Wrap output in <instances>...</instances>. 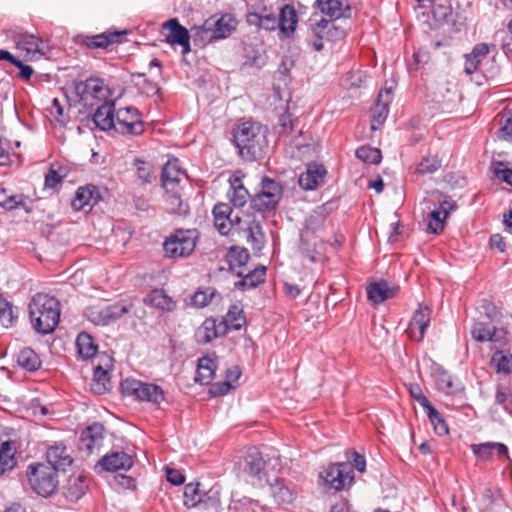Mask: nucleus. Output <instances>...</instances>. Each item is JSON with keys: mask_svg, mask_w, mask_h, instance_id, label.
<instances>
[{"mask_svg": "<svg viewBox=\"0 0 512 512\" xmlns=\"http://www.w3.org/2000/svg\"><path fill=\"white\" fill-rule=\"evenodd\" d=\"M214 226L221 235H228L232 228L243 233L247 243L254 250L260 251L265 242V235L259 221L249 215L242 219L238 214L233 215L229 204L218 203L213 208Z\"/></svg>", "mask_w": 512, "mask_h": 512, "instance_id": "nucleus-1", "label": "nucleus"}, {"mask_svg": "<svg viewBox=\"0 0 512 512\" xmlns=\"http://www.w3.org/2000/svg\"><path fill=\"white\" fill-rule=\"evenodd\" d=\"M268 129L257 122H243L234 131V143L241 158L255 161L262 158L268 148Z\"/></svg>", "mask_w": 512, "mask_h": 512, "instance_id": "nucleus-2", "label": "nucleus"}, {"mask_svg": "<svg viewBox=\"0 0 512 512\" xmlns=\"http://www.w3.org/2000/svg\"><path fill=\"white\" fill-rule=\"evenodd\" d=\"M29 317L33 328L40 334L54 331L60 320V303L52 296L38 293L29 302Z\"/></svg>", "mask_w": 512, "mask_h": 512, "instance_id": "nucleus-3", "label": "nucleus"}, {"mask_svg": "<svg viewBox=\"0 0 512 512\" xmlns=\"http://www.w3.org/2000/svg\"><path fill=\"white\" fill-rule=\"evenodd\" d=\"M237 27V20L230 13L213 15L202 25L191 28L195 45L205 47L213 41L229 37Z\"/></svg>", "mask_w": 512, "mask_h": 512, "instance_id": "nucleus-4", "label": "nucleus"}, {"mask_svg": "<svg viewBox=\"0 0 512 512\" xmlns=\"http://www.w3.org/2000/svg\"><path fill=\"white\" fill-rule=\"evenodd\" d=\"M30 488L39 496L48 498L58 489V471L42 462L30 463L26 468Z\"/></svg>", "mask_w": 512, "mask_h": 512, "instance_id": "nucleus-5", "label": "nucleus"}, {"mask_svg": "<svg viewBox=\"0 0 512 512\" xmlns=\"http://www.w3.org/2000/svg\"><path fill=\"white\" fill-rule=\"evenodd\" d=\"M199 239L197 229H176L164 241L165 256L170 259H181L190 256Z\"/></svg>", "mask_w": 512, "mask_h": 512, "instance_id": "nucleus-6", "label": "nucleus"}, {"mask_svg": "<svg viewBox=\"0 0 512 512\" xmlns=\"http://www.w3.org/2000/svg\"><path fill=\"white\" fill-rule=\"evenodd\" d=\"M121 389L124 395L138 401L149 402L155 406H159L165 400V392L162 387L153 383L127 378L121 382Z\"/></svg>", "mask_w": 512, "mask_h": 512, "instance_id": "nucleus-7", "label": "nucleus"}, {"mask_svg": "<svg viewBox=\"0 0 512 512\" xmlns=\"http://www.w3.org/2000/svg\"><path fill=\"white\" fill-rule=\"evenodd\" d=\"M74 91L79 102L84 106L93 107L108 101L110 89L100 78H88L74 84Z\"/></svg>", "mask_w": 512, "mask_h": 512, "instance_id": "nucleus-8", "label": "nucleus"}, {"mask_svg": "<svg viewBox=\"0 0 512 512\" xmlns=\"http://www.w3.org/2000/svg\"><path fill=\"white\" fill-rule=\"evenodd\" d=\"M325 222V215L322 211H313L309 214L305 221V230L301 233L300 249L303 255L311 262H316L320 254L317 249L321 242L315 237L310 238V233L313 234L320 230Z\"/></svg>", "mask_w": 512, "mask_h": 512, "instance_id": "nucleus-9", "label": "nucleus"}, {"mask_svg": "<svg viewBox=\"0 0 512 512\" xmlns=\"http://www.w3.org/2000/svg\"><path fill=\"white\" fill-rule=\"evenodd\" d=\"M464 71L468 75L479 72L486 78L495 75L497 68L489 56V46L487 44L479 43L470 54L465 55Z\"/></svg>", "mask_w": 512, "mask_h": 512, "instance_id": "nucleus-10", "label": "nucleus"}, {"mask_svg": "<svg viewBox=\"0 0 512 512\" xmlns=\"http://www.w3.org/2000/svg\"><path fill=\"white\" fill-rule=\"evenodd\" d=\"M282 194L283 188L279 182L264 177L261 181L260 191L251 199L252 206L260 212L274 210L278 206Z\"/></svg>", "mask_w": 512, "mask_h": 512, "instance_id": "nucleus-11", "label": "nucleus"}, {"mask_svg": "<svg viewBox=\"0 0 512 512\" xmlns=\"http://www.w3.org/2000/svg\"><path fill=\"white\" fill-rule=\"evenodd\" d=\"M243 472L253 486L261 487L268 482L266 461L256 447H249L244 457Z\"/></svg>", "mask_w": 512, "mask_h": 512, "instance_id": "nucleus-12", "label": "nucleus"}, {"mask_svg": "<svg viewBox=\"0 0 512 512\" xmlns=\"http://www.w3.org/2000/svg\"><path fill=\"white\" fill-rule=\"evenodd\" d=\"M353 476L354 472L351 464L346 462L330 464L319 474L324 487L333 491L342 490L346 483L352 482Z\"/></svg>", "mask_w": 512, "mask_h": 512, "instance_id": "nucleus-13", "label": "nucleus"}, {"mask_svg": "<svg viewBox=\"0 0 512 512\" xmlns=\"http://www.w3.org/2000/svg\"><path fill=\"white\" fill-rule=\"evenodd\" d=\"M144 123L136 107L127 106L115 111V131L123 135H141Z\"/></svg>", "mask_w": 512, "mask_h": 512, "instance_id": "nucleus-14", "label": "nucleus"}, {"mask_svg": "<svg viewBox=\"0 0 512 512\" xmlns=\"http://www.w3.org/2000/svg\"><path fill=\"white\" fill-rule=\"evenodd\" d=\"M432 310L420 304L414 312L406 330L408 336L417 342L423 340L427 327L430 324Z\"/></svg>", "mask_w": 512, "mask_h": 512, "instance_id": "nucleus-15", "label": "nucleus"}, {"mask_svg": "<svg viewBox=\"0 0 512 512\" xmlns=\"http://www.w3.org/2000/svg\"><path fill=\"white\" fill-rule=\"evenodd\" d=\"M105 428L101 423L95 422L86 427L80 437V448L93 454L98 452L104 441Z\"/></svg>", "mask_w": 512, "mask_h": 512, "instance_id": "nucleus-16", "label": "nucleus"}, {"mask_svg": "<svg viewBox=\"0 0 512 512\" xmlns=\"http://www.w3.org/2000/svg\"><path fill=\"white\" fill-rule=\"evenodd\" d=\"M187 177L181 168L178 159L173 158L166 162L162 169L161 182L165 191L180 189V183Z\"/></svg>", "mask_w": 512, "mask_h": 512, "instance_id": "nucleus-17", "label": "nucleus"}, {"mask_svg": "<svg viewBox=\"0 0 512 512\" xmlns=\"http://www.w3.org/2000/svg\"><path fill=\"white\" fill-rule=\"evenodd\" d=\"M309 21L312 33L316 38L334 41L342 38L345 34L343 29L335 25L334 20H328L323 17L318 19L314 16Z\"/></svg>", "mask_w": 512, "mask_h": 512, "instance_id": "nucleus-18", "label": "nucleus"}, {"mask_svg": "<svg viewBox=\"0 0 512 512\" xmlns=\"http://www.w3.org/2000/svg\"><path fill=\"white\" fill-rule=\"evenodd\" d=\"M163 29L169 31V34L166 36L167 43L180 45L184 55L191 51L189 31L176 18L166 21L163 24Z\"/></svg>", "mask_w": 512, "mask_h": 512, "instance_id": "nucleus-19", "label": "nucleus"}, {"mask_svg": "<svg viewBox=\"0 0 512 512\" xmlns=\"http://www.w3.org/2000/svg\"><path fill=\"white\" fill-rule=\"evenodd\" d=\"M392 100V90L382 89L374 106L371 108V129L378 130L385 122L389 113V104Z\"/></svg>", "mask_w": 512, "mask_h": 512, "instance_id": "nucleus-20", "label": "nucleus"}, {"mask_svg": "<svg viewBox=\"0 0 512 512\" xmlns=\"http://www.w3.org/2000/svg\"><path fill=\"white\" fill-rule=\"evenodd\" d=\"M46 459V464L55 468L56 471H66L73 463L71 454L62 442H55L47 448Z\"/></svg>", "mask_w": 512, "mask_h": 512, "instance_id": "nucleus-21", "label": "nucleus"}, {"mask_svg": "<svg viewBox=\"0 0 512 512\" xmlns=\"http://www.w3.org/2000/svg\"><path fill=\"white\" fill-rule=\"evenodd\" d=\"M133 465L132 457L124 451H115L104 455L96 464L95 468L103 471L115 472L118 470H129Z\"/></svg>", "mask_w": 512, "mask_h": 512, "instance_id": "nucleus-22", "label": "nucleus"}, {"mask_svg": "<svg viewBox=\"0 0 512 512\" xmlns=\"http://www.w3.org/2000/svg\"><path fill=\"white\" fill-rule=\"evenodd\" d=\"M326 174L324 165L312 162L307 164L306 171L299 176L298 183L304 190H314L323 182Z\"/></svg>", "mask_w": 512, "mask_h": 512, "instance_id": "nucleus-23", "label": "nucleus"}, {"mask_svg": "<svg viewBox=\"0 0 512 512\" xmlns=\"http://www.w3.org/2000/svg\"><path fill=\"white\" fill-rule=\"evenodd\" d=\"M93 122L102 131L115 130V106L113 101L98 105L93 114Z\"/></svg>", "mask_w": 512, "mask_h": 512, "instance_id": "nucleus-24", "label": "nucleus"}, {"mask_svg": "<svg viewBox=\"0 0 512 512\" xmlns=\"http://www.w3.org/2000/svg\"><path fill=\"white\" fill-rule=\"evenodd\" d=\"M224 333L223 323L217 324L215 319L207 318L196 329L194 338L198 344H207Z\"/></svg>", "mask_w": 512, "mask_h": 512, "instance_id": "nucleus-25", "label": "nucleus"}, {"mask_svg": "<svg viewBox=\"0 0 512 512\" xmlns=\"http://www.w3.org/2000/svg\"><path fill=\"white\" fill-rule=\"evenodd\" d=\"M100 194L96 186L87 185L79 187L75 193V197L71 202V206L75 211H80L86 206H94L98 203Z\"/></svg>", "mask_w": 512, "mask_h": 512, "instance_id": "nucleus-26", "label": "nucleus"}, {"mask_svg": "<svg viewBox=\"0 0 512 512\" xmlns=\"http://www.w3.org/2000/svg\"><path fill=\"white\" fill-rule=\"evenodd\" d=\"M246 21L250 26H255L267 31H273L279 28L278 16L273 12H268L266 8L260 12L248 13Z\"/></svg>", "mask_w": 512, "mask_h": 512, "instance_id": "nucleus-27", "label": "nucleus"}, {"mask_svg": "<svg viewBox=\"0 0 512 512\" xmlns=\"http://www.w3.org/2000/svg\"><path fill=\"white\" fill-rule=\"evenodd\" d=\"M145 305L163 311L171 312L176 308V302L162 289H153L143 299Z\"/></svg>", "mask_w": 512, "mask_h": 512, "instance_id": "nucleus-28", "label": "nucleus"}, {"mask_svg": "<svg viewBox=\"0 0 512 512\" xmlns=\"http://www.w3.org/2000/svg\"><path fill=\"white\" fill-rule=\"evenodd\" d=\"M269 486L271 495L278 504H291L294 501L296 493L285 479L276 478Z\"/></svg>", "mask_w": 512, "mask_h": 512, "instance_id": "nucleus-29", "label": "nucleus"}, {"mask_svg": "<svg viewBox=\"0 0 512 512\" xmlns=\"http://www.w3.org/2000/svg\"><path fill=\"white\" fill-rule=\"evenodd\" d=\"M476 457L482 460H489L494 453L499 457H508V448L505 444L499 442H485L471 446Z\"/></svg>", "mask_w": 512, "mask_h": 512, "instance_id": "nucleus-30", "label": "nucleus"}, {"mask_svg": "<svg viewBox=\"0 0 512 512\" xmlns=\"http://www.w3.org/2000/svg\"><path fill=\"white\" fill-rule=\"evenodd\" d=\"M471 335L477 342H503V338L498 334L497 329L489 323L475 322L471 329Z\"/></svg>", "mask_w": 512, "mask_h": 512, "instance_id": "nucleus-31", "label": "nucleus"}, {"mask_svg": "<svg viewBox=\"0 0 512 512\" xmlns=\"http://www.w3.org/2000/svg\"><path fill=\"white\" fill-rule=\"evenodd\" d=\"M366 290L368 300L375 305L383 303L395 294V290L384 280L369 284Z\"/></svg>", "mask_w": 512, "mask_h": 512, "instance_id": "nucleus-32", "label": "nucleus"}, {"mask_svg": "<svg viewBox=\"0 0 512 512\" xmlns=\"http://www.w3.org/2000/svg\"><path fill=\"white\" fill-rule=\"evenodd\" d=\"M278 21L280 31L287 36L291 35L298 23V15L295 8L289 4L283 5L279 9Z\"/></svg>", "mask_w": 512, "mask_h": 512, "instance_id": "nucleus-33", "label": "nucleus"}, {"mask_svg": "<svg viewBox=\"0 0 512 512\" xmlns=\"http://www.w3.org/2000/svg\"><path fill=\"white\" fill-rule=\"evenodd\" d=\"M17 45L20 49L26 51L27 54H45L48 46L47 44L35 36L34 34L22 33L18 37Z\"/></svg>", "mask_w": 512, "mask_h": 512, "instance_id": "nucleus-34", "label": "nucleus"}, {"mask_svg": "<svg viewBox=\"0 0 512 512\" xmlns=\"http://www.w3.org/2000/svg\"><path fill=\"white\" fill-rule=\"evenodd\" d=\"M199 512H220V488L213 486L202 495V499L195 507Z\"/></svg>", "mask_w": 512, "mask_h": 512, "instance_id": "nucleus-35", "label": "nucleus"}, {"mask_svg": "<svg viewBox=\"0 0 512 512\" xmlns=\"http://www.w3.org/2000/svg\"><path fill=\"white\" fill-rule=\"evenodd\" d=\"M75 345L78 355L83 360L91 359L98 351V346L93 337L87 332H81L78 334Z\"/></svg>", "mask_w": 512, "mask_h": 512, "instance_id": "nucleus-36", "label": "nucleus"}, {"mask_svg": "<svg viewBox=\"0 0 512 512\" xmlns=\"http://www.w3.org/2000/svg\"><path fill=\"white\" fill-rule=\"evenodd\" d=\"M229 182L231 187L228 193L230 202L234 207H243L249 198L248 190L244 187L240 177L233 176Z\"/></svg>", "mask_w": 512, "mask_h": 512, "instance_id": "nucleus-37", "label": "nucleus"}, {"mask_svg": "<svg viewBox=\"0 0 512 512\" xmlns=\"http://www.w3.org/2000/svg\"><path fill=\"white\" fill-rule=\"evenodd\" d=\"M435 383L437 389L447 395L455 394L461 390L460 383L456 381L455 377L443 369L436 371Z\"/></svg>", "mask_w": 512, "mask_h": 512, "instance_id": "nucleus-38", "label": "nucleus"}, {"mask_svg": "<svg viewBox=\"0 0 512 512\" xmlns=\"http://www.w3.org/2000/svg\"><path fill=\"white\" fill-rule=\"evenodd\" d=\"M122 32L106 31L101 34L87 36L84 44L89 48H107L109 45L120 42Z\"/></svg>", "mask_w": 512, "mask_h": 512, "instance_id": "nucleus-39", "label": "nucleus"}, {"mask_svg": "<svg viewBox=\"0 0 512 512\" xmlns=\"http://www.w3.org/2000/svg\"><path fill=\"white\" fill-rule=\"evenodd\" d=\"M217 363L214 359L204 356L198 360L196 381L209 384L215 376Z\"/></svg>", "mask_w": 512, "mask_h": 512, "instance_id": "nucleus-40", "label": "nucleus"}, {"mask_svg": "<svg viewBox=\"0 0 512 512\" xmlns=\"http://www.w3.org/2000/svg\"><path fill=\"white\" fill-rule=\"evenodd\" d=\"M17 363L20 367L29 372L37 371L41 367V359L31 348H23L17 355Z\"/></svg>", "mask_w": 512, "mask_h": 512, "instance_id": "nucleus-41", "label": "nucleus"}, {"mask_svg": "<svg viewBox=\"0 0 512 512\" xmlns=\"http://www.w3.org/2000/svg\"><path fill=\"white\" fill-rule=\"evenodd\" d=\"M15 450L9 441L3 442L0 446V476L12 470L16 465L14 457Z\"/></svg>", "mask_w": 512, "mask_h": 512, "instance_id": "nucleus-42", "label": "nucleus"}, {"mask_svg": "<svg viewBox=\"0 0 512 512\" xmlns=\"http://www.w3.org/2000/svg\"><path fill=\"white\" fill-rule=\"evenodd\" d=\"M246 322L243 310L239 308L237 305H233L229 308L226 317L221 322L223 323V328L240 330Z\"/></svg>", "mask_w": 512, "mask_h": 512, "instance_id": "nucleus-43", "label": "nucleus"}, {"mask_svg": "<svg viewBox=\"0 0 512 512\" xmlns=\"http://www.w3.org/2000/svg\"><path fill=\"white\" fill-rule=\"evenodd\" d=\"M316 4L320 11L330 18L329 20L335 21L344 15L340 0H317Z\"/></svg>", "mask_w": 512, "mask_h": 512, "instance_id": "nucleus-44", "label": "nucleus"}, {"mask_svg": "<svg viewBox=\"0 0 512 512\" xmlns=\"http://www.w3.org/2000/svg\"><path fill=\"white\" fill-rule=\"evenodd\" d=\"M200 483H189L184 488V505L188 509L195 508L207 490L200 488Z\"/></svg>", "mask_w": 512, "mask_h": 512, "instance_id": "nucleus-45", "label": "nucleus"}, {"mask_svg": "<svg viewBox=\"0 0 512 512\" xmlns=\"http://www.w3.org/2000/svg\"><path fill=\"white\" fill-rule=\"evenodd\" d=\"M425 412L437 435L444 436L448 434L449 428L444 416L432 404L425 409Z\"/></svg>", "mask_w": 512, "mask_h": 512, "instance_id": "nucleus-46", "label": "nucleus"}, {"mask_svg": "<svg viewBox=\"0 0 512 512\" xmlns=\"http://www.w3.org/2000/svg\"><path fill=\"white\" fill-rule=\"evenodd\" d=\"M86 479L82 476L75 477L69 481L65 496L70 502H77L86 492Z\"/></svg>", "mask_w": 512, "mask_h": 512, "instance_id": "nucleus-47", "label": "nucleus"}, {"mask_svg": "<svg viewBox=\"0 0 512 512\" xmlns=\"http://www.w3.org/2000/svg\"><path fill=\"white\" fill-rule=\"evenodd\" d=\"M165 192H166L165 200H166L169 210L172 213H175L178 215H186L189 211V207L181 199L180 189H175L174 191H165Z\"/></svg>", "mask_w": 512, "mask_h": 512, "instance_id": "nucleus-48", "label": "nucleus"}, {"mask_svg": "<svg viewBox=\"0 0 512 512\" xmlns=\"http://www.w3.org/2000/svg\"><path fill=\"white\" fill-rule=\"evenodd\" d=\"M266 267L260 266L254 270L248 272L241 281L238 282V286L244 289H252L257 287L259 284L265 281Z\"/></svg>", "mask_w": 512, "mask_h": 512, "instance_id": "nucleus-49", "label": "nucleus"}, {"mask_svg": "<svg viewBox=\"0 0 512 512\" xmlns=\"http://www.w3.org/2000/svg\"><path fill=\"white\" fill-rule=\"evenodd\" d=\"M110 380L108 371L101 366L94 369L92 390L98 395H102L109 390Z\"/></svg>", "mask_w": 512, "mask_h": 512, "instance_id": "nucleus-50", "label": "nucleus"}, {"mask_svg": "<svg viewBox=\"0 0 512 512\" xmlns=\"http://www.w3.org/2000/svg\"><path fill=\"white\" fill-rule=\"evenodd\" d=\"M491 364L496 368L498 373H512V355L504 351H496L492 358Z\"/></svg>", "mask_w": 512, "mask_h": 512, "instance_id": "nucleus-51", "label": "nucleus"}, {"mask_svg": "<svg viewBox=\"0 0 512 512\" xmlns=\"http://www.w3.org/2000/svg\"><path fill=\"white\" fill-rule=\"evenodd\" d=\"M17 315L13 311V305L0 293V327L12 326Z\"/></svg>", "mask_w": 512, "mask_h": 512, "instance_id": "nucleus-52", "label": "nucleus"}, {"mask_svg": "<svg viewBox=\"0 0 512 512\" xmlns=\"http://www.w3.org/2000/svg\"><path fill=\"white\" fill-rule=\"evenodd\" d=\"M134 165L138 179L143 184H150L155 179L154 167L150 162L136 158Z\"/></svg>", "mask_w": 512, "mask_h": 512, "instance_id": "nucleus-53", "label": "nucleus"}, {"mask_svg": "<svg viewBox=\"0 0 512 512\" xmlns=\"http://www.w3.org/2000/svg\"><path fill=\"white\" fill-rule=\"evenodd\" d=\"M356 157L369 164H379L382 159L381 151L370 146H361L355 152Z\"/></svg>", "mask_w": 512, "mask_h": 512, "instance_id": "nucleus-54", "label": "nucleus"}, {"mask_svg": "<svg viewBox=\"0 0 512 512\" xmlns=\"http://www.w3.org/2000/svg\"><path fill=\"white\" fill-rule=\"evenodd\" d=\"M495 405L501 406L507 414L512 415V392L499 385L495 394Z\"/></svg>", "mask_w": 512, "mask_h": 512, "instance_id": "nucleus-55", "label": "nucleus"}, {"mask_svg": "<svg viewBox=\"0 0 512 512\" xmlns=\"http://www.w3.org/2000/svg\"><path fill=\"white\" fill-rule=\"evenodd\" d=\"M249 259L246 249L231 248L227 254V261L231 269L244 266Z\"/></svg>", "mask_w": 512, "mask_h": 512, "instance_id": "nucleus-56", "label": "nucleus"}, {"mask_svg": "<svg viewBox=\"0 0 512 512\" xmlns=\"http://www.w3.org/2000/svg\"><path fill=\"white\" fill-rule=\"evenodd\" d=\"M447 217L434 209L428 215L427 231L432 234H438L443 231L445 220Z\"/></svg>", "mask_w": 512, "mask_h": 512, "instance_id": "nucleus-57", "label": "nucleus"}, {"mask_svg": "<svg viewBox=\"0 0 512 512\" xmlns=\"http://www.w3.org/2000/svg\"><path fill=\"white\" fill-rule=\"evenodd\" d=\"M131 305L124 302H118L114 304L105 305L106 316L109 319V323L116 321L121 318L124 314L130 311Z\"/></svg>", "mask_w": 512, "mask_h": 512, "instance_id": "nucleus-58", "label": "nucleus"}, {"mask_svg": "<svg viewBox=\"0 0 512 512\" xmlns=\"http://www.w3.org/2000/svg\"><path fill=\"white\" fill-rule=\"evenodd\" d=\"M492 169L497 179L512 186V169H510L505 162H493Z\"/></svg>", "mask_w": 512, "mask_h": 512, "instance_id": "nucleus-59", "label": "nucleus"}, {"mask_svg": "<svg viewBox=\"0 0 512 512\" xmlns=\"http://www.w3.org/2000/svg\"><path fill=\"white\" fill-rule=\"evenodd\" d=\"M22 195H7L4 189L0 190V206L5 210H14L23 206Z\"/></svg>", "mask_w": 512, "mask_h": 512, "instance_id": "nucleus-60", "label": "nucleus"}, {"mask_svg": "<svg viewBox=\"0 0 512 512\" xmlns=\"http://www.w3.org/2000/svg\"><path fill=\"white\" fill-rule=\"evenodd\" d=\"M87 318L89 321L96 325H108L109 319L106 316V311L103 307H90L86 312Z\"/></svg>", "mask_w": 512, "mask_h": 512, "instance_id": "nucleus-61", "label": "nucleus"}, {"mask_svg": "<svg viewBox=\"0 0 512 512\" xmlns=\"http://www.w3.org/2000/svg\"><path fill=\"white\" fill-rule=\"evenodd\" d=\"M497 135L499 139L512 141V110L507 111L502 116V126Z\"/></svg>", "mask_w": 512, "mask_h": 512, "instance_id": "nucleus-62", "label": "nucleus"}, {"mask_svg": "<svg viewBox=\"0 0 512 512\" xmlns=\"http://www.w3.org/2000/svg\"><path fill=\"white\" fill-rule=\"evenodd\" d=\"M440 161L436 157H425L416 168L418 174H428L437 171L440 167Z\"/></svg>", "mask_w": 512, "mask_h": 512, "instance_id": "nucleus-63", "label": "nucleus"}, {"mask_svg": "<svg viewBox=\"0 0 512 512\" xmlns=\"http://www.w3.org/2000/svg\"><path fill=\"white\" fill-rule=\"evenodd\" d=\"M438 201L439 207L436 210L441 212L444 217H448L449 213L457 208V203L451 196L439 193Z\"/></svg>", "mask_w": 512, "mask_h": 512, "instance_id": "nucleus-64", "label": "nucleus"}]
</instances>
